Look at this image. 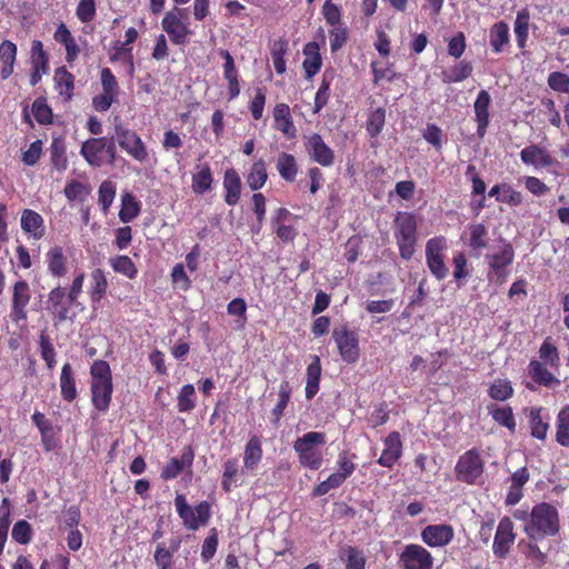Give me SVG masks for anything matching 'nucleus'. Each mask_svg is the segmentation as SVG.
<instances>
[{"mask_svg": "<svg viewBox=\"0 0 569 569\" xmlns=\"http://www.w3.org/2000/svg\"><path fill=\"white\" fill-rule=\"evenodd\" d=\"M560 531V517L557 508L548 502L535 505L530 511L529 523L523 526V532L530 541L555 537Z\"/></svg>", "mask_w": 569, "mask_h": 569, "instance_id": "nucleus-1", "label": "nucleus"}, {"mask_svg": "<svg viewBox=\"0 0 569 569\" xmlns=\"http://www.w3.org/2000/svg\"><path fill=\"white\" fill-rule=\"evenodd\" d=\"M91 402L99 412H106L111 403L113 385L110 366L104 360H96L90 367Z\"/></svg>", "mask_w": 569, "mask_h": 569, "instance_id": "nucleus-2", "label": "nucleus"}, {"mask_svg": "<svg viewBox=\"0 0 569 569\" xmlns=\"http://www.w3.org/2000/svg\"><path fill=\"white\" fill-rule=\"evenodd\" d=\"M393 236L399 249V256L403 260H411L418 242V222L415 213L407 211L397 212L393 219Z\"/></svg>", "mask_w": 569, "mask_h": 569, "instance_id": "nucleus-3", "label": "nucleus"}, {"mask_svg": "<svg viewBox=\"0 0 569 569\" xmlns=\"http://www.w3.org/2000/svg\"><path fill=\"white\" fill-rule=\"evenodd\" d=\"M80 154L91 167L101 168L104 164L114 167L117 162V146L114 138H89L82 142Z\"/></svg>", "mask_w": 569, "mask_h": 569, "instance_id": "nucleus-4", "label": "nucleus"}, {"mask_svg": "<svg viewBox=\"0 0 569 569\" xmlns=\"http://www.w3.org/2000/svg\"><path fill=\"white\" fill-rule=\"evenodd\" d=\"M326 443V435L318 431H309L299 437L293 443L299 463L310 470H318L323 462L319 447Z\"/></svg>", "mask_w": 569, "mask_h": 569, "instance_id": "nucleus-5", "label": "nucleus"}, {"mask_svg": "<svg viewBox=\"0 0 569 569\" xmlns=\"http://www.w3.org/2000/svg\"><path fill=\"white\" fill-rule=\"evenodd\" d=\"M174 507L178 516L182 520L184 528L188 530H197L206 526L211 518V503L203 500L191 507L182 493H177L174 498Z\"/></svg>", "mask_w": 569, "mask_h": 569, "instance_id": "nucleus-6", "label": "nucleus"}, {"mask_svg": "<svg viewBox=\"0 0 569 569\" xmlns=\"http://www.w3.org/2000/svg\"><path fill=\"white\" fill-rule=\"evenodd\" d=\"M332 339L343 362L353 365L360 359V337L356 329H351L347 323L336 326Z\"/></svg>", "mask_w": 569, "mask_h": 569, "instance_id": "nucleus-7", "label": "nucleus"}, {"mask_svg": "<svg viewBox=\"0 0 569 569\" xmlns=\"http://www.w3.org/2000/svg\"><path fill=\"white\" fill-rule=\"evenodd\" d=\"M485 472V460L477 448L463 452L455 466L456 479L467 485H476Z\"/></svg>", "mask_w": 569, "mask_h": 569, "instance_id": "nucleus-8", "label": "nucleus"}, {"mask_svg": "<svg viewBox=\"0 0 569 569\" xmlns=\"http://www.w3.org/2000/svg\"><path fill=\"white\" fill-rule=\"evenodd\" d=\"M113 138L119 147L133 160L140 163L148 161V147L134 130L123 124H116Z\"/></svg>", "mask_w": 569, "mask_h": 569, "instance_id": "nucleus-9", "label": "nucleus"}, {"mask_svg": "<svg viewBox=\"0 0 569 569\" xmlns=\"http://www.w3.org/2000/svg\"><path fill=\"white\" fill-rule=\"evenodd\" d=\"M186 16V9L174 7L166 12L161 20V28L168 34L170 41L174 46H184L189 41V37L193 31L189 28V23L182 19Z\"/></svg>", "mask_w": 569, "mask_h": 569, "instance_id": "nucleus-10", "label": "nucleus"}, {"mask_svg": "<svg viewBox=\"0 0 569 569\" xmlns=\"http://www.w3.org/2000/svg\"><path fill=\"white\" fill-rule=\"evenodd\" d=\"M486 258L489 266L488 279L498 284L505 283L510 273L509 267L512 264L515 259V249L512 244L505 241L497 252L487 254Z\"/></svg>", "mask_w": 569, "mask_h": 569, "instance_id": "nucleus-11", "label": "nucleus"}, {"mask_svg": "<svg viewBox=\"0 0 569 569\" xmlns=\"http://www.w3.org/2000/svg\"><path fill=\"white\" fill-rule=\"evenodd\" d=\"M447 248V239L443 236L433 237L426 243L427 267L439 281L446 279L449 272L445 263V251Z\"/></svg>", "mask_w": 569, "mask_h": 569, "instance_id": "nucleus-12", "label": "nucleus"}, {"mask_svg": "<svg viewBox=\"0 0 569 569\" xmlns=\"http://www.w3.org/2000/svg\"><path fill=\"white\" fill-rule=\"evenodd\" d=\"M102 92L92 98V108L98 112H106L117 101L120 88L111 69L102 68L100 71Z\"/></svg>", "mask_w": 569, "mask_h": 569, "instance_id": "nucleus-13", "label": "nucleus"}, {"mask_svg": "<svg viewBox=\"0 0 569 569\" xmlns=\"http://www.w3.org/2000/svg\"><path fill=\"white\" fill-rule=\"evenodd\" d=\"M398 562L402 569L433 568V557L431 552L418 543L406 545L399 553Z\"/></svg>", "mask_w": 569, "mask_h": 569, "instance_id": "nucleus-14", "label": "nucleus"}, {"mask_svg": "<svg viewBox=\"0 0 569 569\" xmlns=\"http://www.w3.org/2000/svg\"><path fill=\"white\" fill-rule=\"evenodd\" d=\"M516 532L513 522L509 517L500 519L492 542V552L497 559H506L515 545Z\"/></svg>", "mask_w": 569, "mask_h": 569, "instance_id": "nucleus-15", "label": "nucleus"}, {"mask_svg": "<svg viewBox=\"0 0 569 569\" xmlns=\"http://www.w3.org/2000/svg\"><path fill=\"white\" fill-rule=\"evenodd\" d=\"M31 300L30 286L26 280L17 281L12 287V302L10 317L13 322L26 321L27 307Z\"/></svg>", "mask_w": 569, "mask_h": 569, "instance_id": "nucleus-16", "label": "nucleus"}, {"mask_svg": "<svg viewBox=\"0 0 569 569\" xmlns=\"http://www.w3.org/2000/svg\"><path fill=\"white\" fill-rule=\"evenodd\" d=\"M76 302V300H70V295L67 293L66 288L58 286L49 292L47 308L53 319L62 322L69 318L70 308Z\"/></svg>", "mask_w": 569, "mask_h": 569, "instance_id": "nucleus-17", "label": "nucleus"}, {"mask_svg": "<svg viewBox=\"0 0 569 569\" xmlns=\"http://www.w3.org/2000/svg\"><path fill=\"white\" fill-rule=\"evenodd\" d=\"M305 146L311 158L320 166L330 167L333 164V150L323 141L319 133H312L307 137Z\"/></svg>", "mask_w": 569, "mask_h": 569, "instance_id": "nucleus-18", "label": "nucleus"}, {"mask_svg": "<svg viewBox=\"0 0 569 569\" xmlns=\"http://www.w3.org/2000/svg\"><path fill=\"white\" fill-rule=\"evenodd\" d=\"M548 367L549 365L532 359L527 367L528 377L539 387L555 389L561 385V380L556 377V371Z\"/></svg>", "mask_w": 569, "mask_h": 569, "instance_id": "nucleus-19", "label": "nucleus"}, {"mask_svg": "<svg viewBox=\"0 0 569 569\" xmlns=\"http://www.w3.org/2000/svg\"><path fill=\"white\" fill-rule=\"evenodd\" d=\"M453 537L452 526L446 523L429 525L421 531L422 541L432 548L446 547L453 540Z\"/></svg>", "mask_w": 569, "mask_h": 569, "instance_id": "nucleus-20", "label": "nucleus"}, {"mask_svg": "<svg viewBox=\"0 0 569 569\" xmlns=\"http://www.w3.org/2000/svg\"><path fill=\"white\" fill-rule=\"evenodd\" d=\"M385 449L377 462L387 468H392L402 456V441L398 431H391L383 440Z\"/></svg>", "mask_w": 569, "mask_h": 569, "instance_id": "nucleus-21", "label": "nucleus"}, {"mask_svg": "<svg viewBox=\"0 0 569 569\" xmlns=\"http://www.w3.org/2000/svg\"><path fill=\"white\" fill-rule=\"evenodd\" d=\"M263 457L262 440L252 435L244 446L242 473L248 475L258 469Z\"/></svg>", "mask_w": 569, "mask_h": 569, "instance_id": "nucleus-22", "label": "nucleus"}, {"mask_svg": "<svg viewBox=\"0 0 569 569\" xmlns=\"http://www.w3.org/2000/svg\"><path fill=\"white\" fill-rule=\"evenodd\" d=\"M491 103V97L487 90H480L476 98L475 108V121L477 122V136L482 139L490 122L489 107Z\"/></svg>", "mask_w": 569, "mask_h": 569, "instance_id": "nucleus-23", "label": "nucleus"}, {"mask_svg": "<svg viewBox=\"0 0 569 569\" xmlns=\"http://www.w3.org/2000/svg\"><path fill=\"white\" fill-rule=\"evenodd\" d=\"M467 230L468 240L466 244L475 257H479L483 250L489 248V230L482 222L469 223Z\"/></svg>", "mask_w": 569, "mask_h": 569, "instance_id": "nucleus-24", "label": "nucleus"}, {"mask_svg": "<svg viewBox=\"0 0 569 569\" xmlns=\"http://www.w3.org/2000/svg\"><path fill=\"white\" fill-rule=\"evenodd\" d=\"M219 56L224 60L223 78L228 82V98L229 100H233L240 94L239 73L234 63V59L226 49H220Z\"/></svg>", "mask_w": 569, "mask_h": 569, "instance_id": "nucleus-25", "label": "nucleus"}, {"mask_svg": "<svg viewBox=\"0 0 569 569\" xmlns=\"http://www.w3.org/2000/svg\"><path fill=\"white\" fill-rule=\"evenodd\" d=\"M302 53L305 59L302 61V69L306 79H312L319 73L322 67V56L320 53V46L316 41L307 42L303 46Z\"/></svg>", "mask_w": 569, "mask_h": 569, "instance_id": "nucleus-26", "label": "nucleus"}, {"mask_svg": "<svg viewBox=\"0 0 569 569\" xmlns=\"http://www.w3.org/2000/svg\"><path fill=\"white\" fill-rule=\"evenodd\" d=\"M193 458V450L190 446H188L180 457H172L161 469V479L167 481L177 478L182 472L184 467H190L192 465Z\"/></svg>", "mask_w": 569, "mask_h": 569, "instance_id": "nucleus-27", "label": "nucleus"}, {"mask_svg": "<svg viewBox=\"0 0 569 569\" xmlns=\"http://www.w3.org/2000/svg\"><path fill=\"white\" fill-rule=\"evenodd\" d=\"M530 473L526 467L517 469L510 478V487L506 495L505 505L515 506L523 497L522 488L529 481Z\"/></svg>", "mask_w": 569, "mask_h": 569, "instance_id": "nucleus-28", "label": "nucleus"}, {"mask_svg": "<svg viewBox=\"0 0 569 569\" xmlns=\"http://www.w3.org/2000/svg\"><path fill=\"white\" fill-rule=\"evenodd\" d=\"M520 159L525 164L535 167H550L555 163V159L543 148L537 144H530L520 151Z\"/></svg>", "mask_w": 569, "mask_h": 569, "instance_id": "nucleus-29", "label": "nucleus"}, {"mask_svg": "<svg viewBox=\"0 0 569 569\" xmlns=\"http://www.w3.org/2000/svg\"><path fill=\"white\" fill-rule=\"evenodd\" d=\"M274 127L281 131L288 139L296 137L297 129L293 124L290 108L287 103H277L273 108Z\"/></svg>", "mask_w": 569, "mask_h": 569, "instance_id": "nucleus-30", "label": "nucleus"}, {"mask_svg": "<svg viewBox=\"0 0 569 569\" xmlns=\"http://www.w3.org/2000/svg\"><path fill=\"white\" fill-rule=\"evenodd\" d=\"M61 398L67 402H72L77 396L76 373L70 362H66L59 378Z\"/></svg>", "mask_w": 569, "mask_h": 569, "instance_id": "nucleus-31", "label": "nucleus"}, {"mask_svg": "<svg viewBox=\"0 0 569 569\" xmlns=\"http://www.w3.org/2000/svg\"><path fill=\"white\" fill-rule=\"evenodd\" d=\"M74 80V76L64 66L56 69L53 76L54 89L67 102L72 100Z\"/></svg>", "mask_w": 569, "mask_h": 569, "instance_id": "nucleus-32", "label": "nucleus"}, {"mask_svg": "<svg viewBox=\"0 0 569 569\" xmlns=\"http://www.w3.org/2000/svg\"><path fill=\"white\" fill-rule=\"evenodd\" d=\"M213 176L209 163L203 162L196 166V172L192 173L191 188L193 193L203 194L211 190Z\"/></svg>", "mask_w": 569, "mask_h": 569, "instance_id": "nucleus-33", "label": "nucleus"}, {"mask_svg": "<svg viewBox=\"0 0 569 569\" xmlns=\"http://www.w3.org/2000/svg\"><path fill=\"white\" fill-rule=\"evenodd\" d=\"M21 229L39 240L44 236V220L32 209H24L21 213Z\"/></svg>", "mask_w": 569, "mask_h": 569, "instance_id": "nucleus-34", "label": "nucleus"}, {"mask_svg": "<svg viewBox=\"0 0 569 569\" xmlns=\"http://www.w3.org/2000/svg\"><path fill=\"white\" fill-rule=\"evenodd\" d=\"M222 184L226 191V203L229 206H236L241 196V179L233 168L226 170Z\"/></svg>", "mask_w": 569, "mask_h": 569, "instance_id": "nucleus-35", "label": "nucleus"}, {"mask_svg": "<svg viewBox=\"0 0 569 569\" xmlns=\"http://www.w3.org/2000/svg\"><path fill=\"white\" fill-rule=\"evenodd\" d=\"M17 52V44L11 40H3L0 43V61L2 63L0 71L1 80H7L13 73Z\"/></svg>", "mask_w": 569, "mask_h": 569, "instance_id": "nucleus-36", "label": "nucleus"}, {"mask_svg": "<svg viewBox=\"0 0 569 569\" xmlns=\"http://www.w3.org/2000/svg\"><path fill=\"white\" fill-rule=\"evenodd\" d=\"M46 262L52 277L61 278L67 273L68 259L62 247L54 246L50 248L46 254Z\"/></svg>", "mask_w": 569, "mask_h": 569, "instance_id": "nucleus-37", "label": "nucleus"}, {"mask_svg": "<svg viewBox=\"0 0 569 569\" xmlns=\"http://www.w3.org/2000/svg\"><path fill=\"white\" fill-rule=\"evenodd\" d=\"M489 39L492 52H502L510 42L509 26L505 21L493 23L489 30Z\"/></svg>", "mask_w": 569, "mask_h": 569, "instance_id": "nucleus-38", "label": "nucleus"}, {"mask_svg": "<svg viewBox=\"0 0 569 569\" xmlns=\"http://www.w3.org/2000/svg\"><path fill=\"white\" fill-rule=\"evenodd\" d=\"M269 48L276 72L283 74L287 70L284 57L289 51L288 40L284 37H279L270 42Z\"/></svg>", "mask_w": 569, "mask_h": 569, "instance_id": "nucleus-39", "label": "nucleus"}, {"mask_svg": "<svg viewBox=\"0 0 569 569\" xmlns=\"http://www.w3.org/2000/svg\"><path fill=\"white\" fill-rule=\"evenodd\" d=\"M321 362L318 356L312 357V361L307 367L306 398L313 399L320 388Z\"/></svg>", "mask_w": 569, "mask_h": 569, "instance_id": "nucleus-40", "label": "nucleus"}, {"mask_svg": "<svg viewBox=\"0 0 569 569\" xmlns=\"http://www.w3.org/2000/svg\"><path fill=\"white\" fill-rule=\"evenodd\" d=\"M108 290V280L104 271L100 268H96L90 273V287L89 297L93 303H99Z\"/></svg>", "mask_w": 569, "mask_h": 569, "instance_id": "nucleus-41", "label": "nucleus"}, {"mask_svg": "<svg viewBox=\"0 0 569 569\" xmlns=\"http://www.w3.org/2000/svg\"><path fill=\"white\" fill-rule=\"evenodd\" d=\"M539 361L549 365L553 371H558L561 365L560 353L551 337H547L538 350Z\"/></svg>", "mask_w": 569, "mask_h": 569, "instance_id": "nucleus-42", "label": "nucleus"}, {"mask_svg": "<svg viewBox=\"0 0 569 569\" xmlns=\"http://www.w3.org/2000/svg\"><path fill=\"white\" fill-rule=\"evenodd\" d=\"M51 167L63 172L68 168L66 142L61 138H53L49 148Z\"/></svg>", "mask_w": 569, "mask_h": 569, "instance_id": "nucleus-43", "label": "nucleus"}, {"mask_svg": "<svg viewBox=\"0 0 569 569\" xmlns=\"http://www.w3.org/2000/svg\"><path fill=\"white\" fill-rule=\"evenodd\" d=\"M487 409L488 413L498 425L506 427L511 433L516 431L517 422L510 406L498 407L491 403Z\"/></svg>", "mask_w": 569, "mask_h": 569, "instance_id": "nucleus-44", "label": "nucleus"}, {"mask_svg": "<svg viewBox=\"0 0 569 569\" xmlns=\"http://www.w3.org/2000/svg\"><path fill=\"white\" fill-rule=\"evenodd\" d=\"M280 177L287 182H293L298 174V163L293 154L281 152L276 162Z\"/></svg>", "mask_w": 569, "mask_h": 569, "instance_id": "nucleus-45", "label": "nucleus"}, {"mask_svg": "<svg viewBox=\"0 0 569 569\" xmlns=\"http://www.w3.org/2000/svg\"><path fill=\"white\" fill-rule=\"evenodd\" d=\"M546 411L542 407L531 408L529 413V425L531 436L539 440H545L549 429V422L545 420L542 413Z\"/></svg>", "mask_w": 569, "mask_h": 569, "instance_id": "nucleus-46", "label": "nucleus"}, {"mask_svg": "<svg viewBox=\"0 0 569 569\" xmlns=\"http://www.w3.org/2000/svg\"><path fill=\"white\" fill-rule=\"evenodd\" d=\"M140 211L141 203L132 193L126 192L121 196V208L119 211V219L121 222H131L140 214Z\"/></svg>", "mask_w": 569, "mask_h": 569, "instance_id": "nucleus-47", "label": "nucleus"}, {"mask_svg": "<svg viewBox=\"0 0 569 569\" xmlns=\"http://www.w3.org/2000/svg\"><path fill=\"white\" fill-rule=\"evenodd\" d=\"M291 392H292V389H291L289 381H287V380L281 381V383L279 385V390H278V401H277L276 406L273 407V409L271 410V416H272L271 421L273 425H278V422L281 420L284 409L287 408V406L290 401Z\"/></svg>", "mask_w": 569, "mask_h": 569, "instance_id": "nucleus-48", "label": "nucleus"}, {"mask_svg": "<svg viewBox=\"0 0 569 569\" xmlns=\"http://www.w3.org/2000/svg\"><path fill=\"white\" fill-rule=\"evenodd\" d=\"M268 172L263 159H259L251 166L250 172L247 176V183L253 191L260 190L267 182Z\"/></svg>", "mask_w": 569, "mask_h": 569, "instance_id": "nucleus-49", "label": "nucleus"}, {"mask_svg": "<svg viewBox=\"0 0 569 569\" xmlns=\"http://www.w3.org/2000/svg\"><path fill=\"white\" fill-rule=\"evenodd\" d=\"M117 186L111 180H104L101 182L98 189V203L104 214L109 212V209L116 198Z\"/></svg>", "mask_w": 569, "mask_h": 569, "instance_id": "nucleus-50", "label": "nucleus"}, {"mask_svg": "<svg viewBox=\"0 0 569 569\" xmlns=\"http://www.w3.org/2000/svg\"><path fill=\"white\" fill-rule=\"evenodd\" d=\"M556 427V441L562 447H569V406L559 411Z\"/></svg>", "mask_w": 569, "mask_h": 569, "instance_id": "nucleus-51", "label": "nucleus"}, {"mask_svg": "<svg viewBox=\"0 0 569 569\" xmlns=\"http://www.w3.org/2000/svg\"><path fill=\"white\" fill-rule=\"evenodd\" d=\"M513 387L508 379H496L488 389V395L496 401H506L513 396Z\"/></svg>", "mask_w": 569, "mask_h": 569, "instance_id": "nucleus-52", "label": "nucleus"}, {"mask_svg": "<svg viewBox=\"0 0 569 569\" xmlns=\"http://www.w3.org/2000/svg\"><path fill=\"white\" fill-rule=\"evenodd\" d=\"M109 263L114 272L123 274L128 279H134L138 274L136 264L128 256H116L109 260Z\"/></svg>", "mask_w": 569, "mask_h": 569, "instance_id": "nucleus-53", "label": "nucleus"}, {"mask_svg": "<svg viewBox=\"0 0 569 569\" xmlns=\"http://www.w3.org/2000/svg\"><path fill=\"white\" fill-rule=\"evenodd\" d=\"M472 64L469 61L462 60L457 66L451 68L449 72H442V81L445 83L461 82L472 73Z\"/></svg>", "mask_w": 569, "mask_h": 569, "instance_id": "nucleus-54", "label": "nucleus"}, {"mask_svg": "<svg viewBox=\"0 0 569 569\" xmlns=\"http://www.w3.org/2000/svg\"><path fill=\"white\" fill-rule=\"evenodd\" d=\"M179 412H189L196 408V390L193 385L188 383L181 387L177 397Z\"/></svg>", "mask_w": 569, "mask_h": 569, "instance_id": "nucleus-55", "label": "nucleus"}, {"mask_svg": "<svg viewBox=\"0 0 569 569\" xmlns=\"http://www.w3.org/2000/svg\"><path fill=\"white\" fill-rule=\"evenodd\" d=\"M31 64L32 69L41 70L42 73L48 71L49 58L40 40H33L31 42Z\"/></svg>", "mask_w": 569, "mask_h": 569, "instance_id": "nucleus-56", "label": "nucleus"}, {"mask_svg": "<svg viewBox=\"0 0 569 569\" xmlns=\"http://www.w3.org/2000/svg\"><path fill=\"white\" fill-rule=\"evenodd\" d=\"M332 76L329 77L327 72L323 73L320 87L315 97L313 113H319L328 103L330 97V86Z\"/></svg>", "mask_w": 569, "mask_h": 569, "instance_id": "nucleus-57", "label": "nucleus"}, {"mask_svg": "<svg viewBox=\"0 0 569 569\" xmlns=\"http://www.w3.org/2000/svg\"><path fill=\"white\" fill-rule=\"evenodd\" d=\"M386 123V110L379 107L370 112L367 120V131L371 138L378 137Z\"/></svg>", "mask_w": 569, "mask_h": 569, "instance_id": "nucleus-58", "label": "nucleus"}, {"mask_svg": "<svg viewBox=\"0 0 569 569\" xmlns=\"http://www.w3.org/2000/svg\"><path fill=\"white\" fill-rule=\"evenodd\" d=\"M515 34L518 47L523 49L529 36V14L525 11L517 14L515 21Z\"/></svg>", "mask_w": 569, "mask_h": 569, "instance_id": "nucleus-59", "label": "nucleus"}, {"mask_svg": "<svg viewBox=\"0 0 569 569\" xmlns=\"http://www.w3.org/2000/svg\"><path fill=\"white\" fill-rule=\"evenodd\" d=\"M238 472L239 466L238 460L236 458H230L223 462L221 487L226 492L231 491L232 485L236 482Z\"/></svg>", "mask_w": 569, "mask_h": 569, "instance_id": "nucleus-60", "label": "nucleus"}, {"mask_svg": "<svg viewBox=\"0 0 569 569\" xmlns=\"http://www.w3.org/2000/svg\"><path fill=\"white\" fill-rule=\"evenodd\" d=\"M346 569H366L367 559L361 549L348 546L345 549Z\"/></svg>", "mask_w": 569, "mask_h": 569, "instance_id": "nucleus-61", "label": "nucleus"}, {"mask_svg": "<svg viewBox=\"0 0 569 569\" xmlns=\"http://www.w3.org/2000/svg\"><path fill=\"white\" fill-rule=\"evenodd\" d=\"M12 539L20 543L27 545L31 541L33 530L31 525L27 520H18L11 531Z\"/></svg>", "mask_w": 569, "mask_h": 569, "instance_id": "nucleus-62", "label": "nucleus"}, {"mask_svg": "<svg viewBox=\"0 0 569 569\" xmlns=\"http://www.w3.org/2000/svg\"><path fill=\"white\" fill-rule=\"evenodd\" d=\"M32 114L40 124H49L52 122V110L43 98H38L33 101Z\"/></svg>", "mask_w": 569, "mask_h": 569, "instance_id": "nucleus-63", "label": "nucleus"}, {"mask_svg": "<svg viewBox=\"0 0 569 569\" xmlns=\"http://www.w3.org/2000/svg\"><path fill=\"white\" fill-rule=\"evenodd\" d=\"M330 36V50L331 52L339 51L348 41L349 32L348 28L342 23L338 26H332V29L329 30Z\"/></svg>", "mask_w": 569, "mask_h": 569, "instance_id": "nucleus-64", "label": "nucleus"}]
</instances>
